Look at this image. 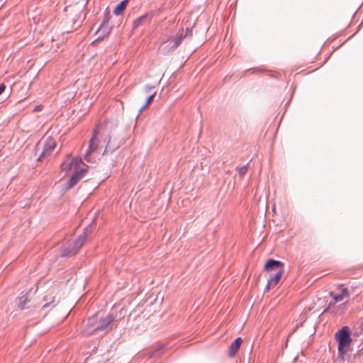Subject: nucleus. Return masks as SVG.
Listing matches in <instances>:
<instances>
[{
	"instance_id": "3",
	"label": "nucleus",
	"mask_w": 363,
	"mask_h": 363,
	"mask_svg": "<svg viewBox=\"0 0 363 363\" xmlns=\"http://www.w3.org/2000/svg\"><path fill=\"white\" fill-rule=\"evenodd\" d=\"M264 269L268 272H275L270 274V279L268 281L267 289L269 290L271 286H275L280 281L284 273V264L280 261L269 259L264 265Z\"/></svg>"
},
{
	"instance_id": "4",
	"label": "nucleus",
	"mask_w": 363,
	"mask_h": 363,
	"mask_svg": "<svg viewBox=\"0 0 363 363\" xmlns=\"http://www.w3.org/2000/svg\"><path fill=\"white\" fill-rule=\"evenodd\" d=\"M90 233L91 228H86L84 233L80 235L77 239L69 240L62 246V255L71 256L76 254L79 249L83 246L88 235L90 234Z\"/></svg>"
},
{
	"instance_id": "9",
	"label": "nucleus",
	"mask_w": 363,
	"mask_h": 363,
	"mask_svg": "<svg viewBox=\"0 0 363 363\" xmlns=\"http://www.w3.org/2000/svg\"><path fill=\"white\" fill-rule=\"evenodd\" d=\"M242 340L241 337H238L234 340L229 348V357H233L235 355L242 344Z\"/></svg>"
},
{
	"instance_id": "7",
	"label": "nucleus",
	"mask_w": 363,
	"mask_h": 363,
	"mask_svg": "<svg viewBox=\"0 0 363 363\" xmlns=\"http://www.w3.org/2000/svg\"><path fill=\"white\" fill-rule=\"evenodd\" d=\"M56 146L55 140L50 135L43 136L36 146V152L39 154L38 160L49 156Z\"/></svg>"
},
{
	"instance_id": "19",
	"label": "nucleus",
	"mask_w": 363,
	"mask_h": 363,
	"mask_svg": "<svg viewBox=\"0 0 363 363\" xmlns=\"http://www.w3.org/2000/svg\"><path fill=\"white\" fill-rule=\"evenodd\" d=\"M102 29H103V28H102V27H101V28L98 30V31L96 32V33H99Z\"/></svg>"
},
{
	"instance_id": "16",
	"label": "nucleus",
	"mask_w": 363,
	"mask_h": 363,
	"mask_svg": "<svg viewBox=\"0 0 363 363\" xmlns=\"http://www.w3.org/2000/svg\"><path fill=\"white\" fill-rule=\"evenodd\" d=\"M23 299V301H20L19 303V306L21 308H23V306L24 305L26 304V301H27V298L26 296H23L21 298V300Z\"/></svg>"
},
{
	"instance_id": "12",
	"label": "nucleus",
	"mask_w": 363,
	"mask_h": 363,
	"mask_svg": "<svg viewBox=\"0 0 363 363\" xmlns=\"http://www.w3.org/2000/svg\"><path fill=\"white\" fill-rule=\"evenodd\" d=\"M128 0H123L119 4L117 5V6L115 8L114 11H113V13L116 15V16H119L121 15L123 11L125 9L127 5H128Z\"/></svg>"
},
{
	"instance_id": "5",
	"label": "nucleus",
	"mask_w": 363,
	"mask_h": 363,
	"mask_svg": "<svg viewBox=\"0 0 363 363\" xmlns=\"http://www.w3.org/2000/svg\"><path fill=\"white\" fill-rule=\"evenodd\" d=\"M187 31V30L186 31L182 30L179 31L174 37H167L163 39L159 48L161 52L166 55L175 50L182 39L186 37Z\"/></svg>"
},
{
	"instance_id": "18",
	"label": "nucleus",
	"mask_w": 363,
	"mask_h": 363,
	"mask_svg": "<svg viewBox=\"0 0 363 363\" xmlns=\"http://www.w3.org/2000/svg\"><path fill=\"white\" fill-rule=\"evenodd\" d=\"M42 109V107L41 106H36L34 108V111H40Z\"/></svg>"
},
{
	"instance_id": "10",
	"label": "nucleus",
	"mask_w": 363,
	"mask_h": 363,
	"mask_svg": "<svg viewBox=\"0 0 363 363\" xmlns=\"http://www.w3.org/2000/svg\"><path fill=\"white\" fill-rule=\"evenodd\" d=\"M113 321V318L111 315H108L101 320L99 325L94 328V330H103L106 329Z\"/></svg>"
},
{
	"instance_id": "14",
	"label": "nucleus",
	"mask_w": 363,
	"mask_h": 363,
	"mask_svg": "<svg viewBox=\"0 0 363 363\" xmlns=\"http://www.w3.org/2000/svg\"><path fill=\"white\" fill-rule=\"evenodd\" d=\"M156 94V92L154 91L153 93L150 94L148 97H147V102L145 103V104L142 106L140 109V111L141 112L143 110H144L146 107H147L149 106V104L153 101V99L155 97Z\"/></svg>"
},
{
	"instance_id": "2",
	"label": "nucleus",
	"mask_w": 363,
	"mask_h": 363,
	"mask_svg": "<svg viewBox=\"0 0 363 363\" xmlns=\"http://www.w3.org/2000/svg\"><path fill=\"white\" fill-rule=\"evenodd\" d=\"M335 337L338 343V357L343 360L345 355L350 350V344L352 342L348 327H342L341 330L336 333Z\"/></svg>"
},
{
	"instance_id": "15",
	"label": "nucleus",
	"mask_w": 363,
	"mask_h": 363,
	"mask_svg": "<svg viewBox=\"0 0 363 363\" xmlns=\"http://www.w3.org/2000/svg\"><path fill=\"white\" fill-rule=\"evenodd\" d=\"M238 172L240 176H243L247 172V167L242 166L238 169Z\"/></svg>"
},
{
	"instance_id": "8",
	"label": "nucleus",
	"mask_w": 363,
	"mask_h": 363,
	"mask_svg": "<svg viewBox=\"0 0 363 363\" xmlns=\"http://www.w3.org/2000/svg\"><path fill=\"white\" fill-rule=\"evenodd\" d=\"M104 135V128L102 127H98L94 132V135L89 141V149L86 153L85 159L89 161V156L94 152L100 143L101 138Z\"/></svg>"
},
{
	"instance_id": "17",
	"label": "nucleus",
	"mask_w": 363,
	"mask_h": 363,
	"mask_svg": "<svg viewBox=\"0 0 363 363\" xmlns=\"http://www.w3.org/2000/svg\"><path fill=\"white\" fill-rule=\"evenodd\" d=\"M5 85L1 84H0V95L4 92V91L5 90Z\"/></svg>"
},
{
	"instance_id": "6",
	"label": "nucleus",
	"mask_w": 363,
	"mask_h": 363,
	"mask_svg": "<svg viewBox=\"0 0 363 363\" xmlns=\"http://www.w3.org/2000/svg\"><path fill=\"white\" fill-rule=\"evenodd\" d=\"M329 296L332 298L333 301L328 303L327 308L325 311L330 310L335 303L342 301L350 296V291L344 284H337L335 288L329 292Z\"/></svg>"
},
{
	"instance_id": "11",
	"label": "nucleus",
	"mask_w": 363,
	"mask_h": 363,
	"mask_svg": "<svg viewBox=\"0 0 363 363\" xmlns=\"http://www.w3.org/2000/svg\"><path fill=\"white\" fill-rule=\"evenodd\" d=\"M150 21V18H149V16L147 14L143 15L134 21L133 28H137L138 27L145 23H147Z\"/></svg>"
},
{
	"instance_id": "1",
	"label": "nucleus",
	"mask_w": 363,
	"mask_h": 363,
	"mask_svg": "<svg viewBox=\"0 0 363 363\" xmlns=\"http://www.w3.org/2000/svg\"><path fill=\"white\" fill-rule=\"evenodd\" d=\"M62 170L65 172V175L70 177L67 186L69 189L74 186L84 176L87 172V166L82 159L72 157L67 159L62 164Z\"/></svg>"
},
{
	"instance_id": "13",
	"label": "nucleus",
	"mask_w": 363,
	"mask_h": 363,
	"mask_svg": "<svg viewBox=\"0 0 363 363\" xmlns=\"http://www.w3.org/2000/svg\"><path fill=\"white\" fill-rule=\"evenodd\" d=\"M43 301L46 303L43 306V308H48L55 302V296L52 294H48L44 296Z\"/></svg>"
}]
</instances>
